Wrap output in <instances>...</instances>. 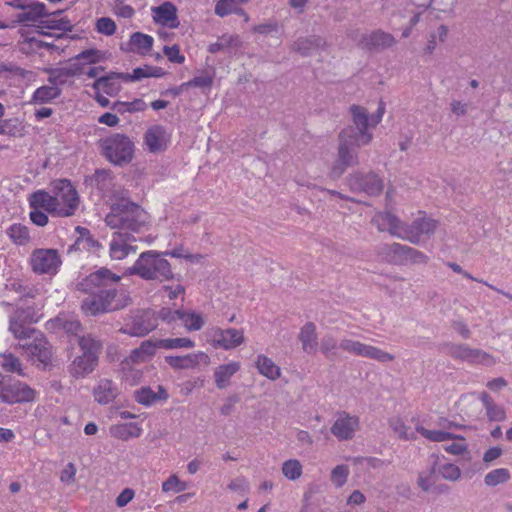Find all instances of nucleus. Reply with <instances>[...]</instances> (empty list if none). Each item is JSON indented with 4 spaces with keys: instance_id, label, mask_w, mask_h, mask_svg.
I'll list each match as a JSON object with an SVG mask.
<instances>
[{
    "instance_id": "obj_7",
    "label": "nucleus",
    "mask_w": 512,
    "mask_h": 512,
    "mask_svg": "<svg viewBox=\"0 0 512 512\" xmlns=\"http://www.w3.org/2000/svg\"><path fill=\"white\" fill-rule=\"evenodd\" d=\"M54 201L57 217L73 216L80 204V198L77 190L71 182L66 179H60L54 182Z\"/></svg>"
},
{
    "instance_id": "obj_12",
    "label": "nucleus",
    "mask_w": 512,
    "mask_h": 512,
    "mask_svg": "<svg viewBox=\"0 0 512 512\" xmlns=\"http://www.w3.org/2000/svg\"><path fill=\"white\" fill-rule=\"evenodd\" d=\"M359 430L360 418L346 411L336 413L335 420L330 428L331 434L338 441L352 440Z\"/></svg>"
},
{
    "instance_id": "obj_38",
    "label": "nucleus",
    "mask_w": 512,
    "mask_h": 512,
    "mask_svg": "<svg viewBox=\"0 0 512 512\" xmlns=\"http://www.w3.org/2000/svg\"><path fill=\"white\" fill-rule=\"evenodd\" d=\"M31 207L35 209H44L53 216H56V206L54 195H50L44 190H38L31 194L29 199Z\"/></svg>"
},
{
    "instance_id": "obj_3",
    "label": "nucleus",
    "mask_w": 512,
    "mask_h": 512,
    "mask_svg": "<svg viewBox=\"0 0 512 512\" xmlns=\"http://www.w3.org/2000/svg\"><path fill=\"white\" fill-rule=\"evenodd\" d=\"M148 222V214L139 205L122 202L112 206L105 223L117 232L138 233Z\"/></svg>"
},
{
    "instance_id": "obj_20",
    "label": "nucleus",
    "mask_w": 512,
    "mask_h": 512,
    "mask_svg": "<svg viewBox=\"0 0 512 512\" xmlns=\"http://www.w3.org/2000/svg\"><path fill=\"white\" fill-rule=\"evenodd\" d=\"M371 223L380 232H388L393 237L402 238L404 222L390 211L377 212Z\"/></svg>"
},
{
    "instance_id": "obj_13",
    "label": "nucleus",
    "mask_w": 512,
    "mask_h": 512,
    "mask_svg": "<svg viewBox=\"0 0 512 512\" xmlns=\"http://www.w3.org/2000/svg\"><path fill=\"white\" fill-rule=\"evenodd\" d=\"M21 347L33 361H38L44 366H47L52 360V347L39 331Z\"/></svg>"
},
{
    "instance_id": "obj_50",
    "label": "nucleus",
    "mask_w": 512,
    "mask_h": 512,
    "mask_svg": "<svg viewBox=\"0 0 512 512\" xmlns=\"http://www.w3.org/2000/svg\"><path fill=\"white\" fill-rule=\"evenodd\" d=\"M510 479V473L506 468H498L490 471L484 477V483L489 487H495Z\"/></svg>"
},
{
    "instance_id": "obj_46",
    "label": "nucleus",
    "mask_w": 512,
    "mask_h": 512,
    "mask_svg": "<svg viewBox=\"0 0 512 512\" xmlns=\"http://www.w3.org/2000/svg\"><path fill=\"white\" fill-rule=\"evenodd\" d=\"M430 261V257L424 252L404 245L403 265H426Z\"/></svg>"
},
{
    "instance_id": "obj_15",
    "label": "nucleus",
    "mask_w": 512,
    "mask_h": 512,
    "mask_svg": "<svg viewBox=\"0 0 512 512\" xmlns=\"http://www.w3.org/2000/svg\"><path fill=\"white\" fill-rule=\"evenodd\" d=\"M359 164L358 152L355 147L338 141L337 158L330 169V177L337 179L341 177L349 167Z\"/></svg>"
},
{
    "instance_id": "obj_41",
    "label": "nucleus",
    "mask_w": 512,
    "mask_h": 512,
    "mask_svg": "<svg viewBox=\"0 0 512 512\" xmlns=\"http://www.w3.org/2000/svg\"><path fill=\"white\" fill-rule=\"evenodd\" d=\"M110 433L117 439L128 440L130 438L139 437L142 433V429L136 423H124L112 426Z\"/></svg>"
},
{
    "instance_id": "obj_39",
    "label": "nucleus",
    "mask_w": 512,
    "mask_h": 512,
    "mask_svg": "<svg viewBox=\"0 0 512 512\" xmlns=\"http://www.w3.org/2000/svg\"><path fill=\"white\" fill-rule=\"evenodd\" d=\"M359 357H365L376 360L380 363H388L395 359V356L376 347L365 343H360L358 350L355 354Z\"/></svg>"
},
{
    "instance_id": "obj_64",
    "label": "nucleus",
    "mask_w": 512,
    "mask_h": 512,
    "mask_svg": "<svg viewBox=\"0 0 512 512\" xmlns=\"http://www.w3.org/2000/svg\"><path fill=\"white\" fill-rule=\"evenodd\" d=\"M182 310H171L170 308L163 307L156 314L157 320L161 319L163 322L167 324H171L176 320H180Z\"/></svg>"
},
{
    "instance_id": "obj_51",
    "label": "nucleus",
    "mask_w": 512,
    "mask_h": 512,
    "mask_svg": "<svg viewBox=\"0 0 512 512\" xmlns=\"http://www.w3.org/2000/svg\"><path fill=\"white\" fill-rule=\"evenodd\" d=\"M8 234L13 242L18 245H24L30 240L29 230L22 224H13L9 228Z\"/></svg>"
},
{
    "instance_id": "obj_27",
    "label": "nucleus",
    "mask_w": 512,
    "mask_h": 512,
    "mask_svg": "<svg viewBox=\"0 0 512 512\" xmlns=\"http://www.w3.org/2000/svg\"><path fill=\"white\" fill-rule=\"evenodd\" d=\"M119 393L120 391L117 384L107 378L100 379L93 389L94 399L101 405L112 403L118 397Z\"/></svg>"
},
{
    "instance_id": "obj_17",
    "label": "nucleus",
    "mask_w": 512,
    "mask_h": 512,
    "mask_svg": "<svg viewBox=\"0 0 512 512\" xmlns=\"http://www.w3.org/2000/svg\"><path fill=\"white\" fill-rule=\"evenodd\" d=\"M37 321L30 309H17L10 320L9 330L18 339H30L38 331L29 324Z\"/></svg>"
},
{
    "instance_id": "obj_31",
    "label": "nucleus",
    "mask_w": 512,
    "mask_h": 512,
    "mask_svg": "<svg viewBox=\"0 0 512 512\" xmlns=\"http://www.w3.org/2000/svg\"><path fill=\"white\" fill-rule=\"evenodd\" d=\"M377 255L388 264L403 265L404 245L396 242L382 244L377 249Z\"/></svg>"
},
{
    "instance_id": "obj_16",
    "label": "nucleus",
    "mask_w": 512,
    "mask_h": 512,
    "mask_svg": "<svg viewBox=\"0 0 512 512\" xmlns=\"http://www.w3.org/2000/svg\"><path fill=\"white\" fill-rule=\"evenodd\" d=\"M158 326L156 313L146 310L136 315L130 324H127L120 331L130 336L141 337L147 335Z\"/></svg>"
},
{
    "instance_id": "obj_57",
    "label": "nucleus",
    "mask_w": 512,
    "mask_h": 512,
    "mask_svg": "<svg viewBox=\"0 0 512 512\" xmlns=\"http://www.w3.org/2000/svg\"><path fill=\"white\" fill-rule=\"evenodd\" d=\"M117 29L116 23L110 17H101L96 20L95 30L105 36H112Z\"/></svg>"
},
{
    "instance_id": "obj_4",
    "label": "nucleus",
    "mask_w": 512,
    "mask_h": 512,
    "mask_svg": "<svg viewBox=\"0 0 512 512\" xmlns=\"http://www.w3.org/2000/svg\"><path fill=\"white\" fill-rule=\"evenodd\" d=\"M102 155L112 164L122 166L132 161L134 143L126 135L115 133L98 141Z\"/></svg>"
},
{
    "instance_id": "obj_52",
    "label": "nucleus",
    "mask_w": 512,
    "mask_h": 512,
    "mask_svg": "<svg viewBox=\"0 0 512 512\" xmlns=\"http://www.w3.org/2000/svg\"><path fill=\"white\" fill-rule=\"evenodd\" d=\"M437 471L438 474L447 481L456 482L461 478L460 468L453 463L440 464Z\"/></svg>"
},
{
    "instance_id": "obj_44",
    "label": "nucleus",
    "mask_w": 512,
    "mask_h": 512,
    "mask_svg": "<svg viewBox=\"0 0 512 512\" xmlns=\"http://www.w3.org/2000/svg\"><path fill=\"white\" fill-rule=\"evenodd\" d=\"M180 321L187 331H199L205 324L200 313L182 310Z\"/></svg>"
},
{
    "instance_id": "obj_34",
    "label": "nucleus",
    "mask_w": 512,
    "mask_h": 512,
    "mask_svg": "<svg viewBox=\"0 0 512 512\" xmlns=\"http://www.w3.org/2000/svg\"><path fill=\"white\" fill-rule=\"evenodd\" d=\"M135 400L144 406H150L159 400L168 399V393L163 386H158V391L154 392L150 387H142L135 391Z\"/></svg>"
},
{
    "instance_id": "obj_6",
    "label": "nucleus",
    "mask_w": 512,
    "mask_h": 512,
    "mask_svg": "<svg viewBox=\"0 0 512 512\" xmlns=\"http://www.w3.org/2000/svg\"><path fill=\"white\" fill-rule=\"evenodd\" d=\"M37 392L28 384L0 374V400L14 405L35 401Z\"/></svg>"
},
{
    "instance_id": "obj_33",
    "label": "nucleus",
    "mask_w": 512,
    "mask_h": 512,
    "mask_svg": "<svg viewBox=\"0 0 512 512\" xmlns=\"http://www.w3.org/2000/svg\"><path fill=\"white\" fill-rule=\"evenodd\" d=\"M85 182L105 194L114 185V175L109 169H97L92 175L86 177Z\"/></svg>"
},
{
    "instance_id": "obj_47",
    "label": "nucleus",
    "mask_w": 512,
    "mask_h": 512,
    "mask_svg": "<svg viewBox=\"0 0 512 512\" xmlns=\"http://www.w3.org/2000/svg\"><path fill=\"white\" fill-rule=\"evenodd\" d=\"M281 471L285 478L290 481H295L302 476L303 467L299 460L289 459L284 461Z\"/></svg>"
},
{
    "instance_id": "obj_11",
    "label": "nucleus",
    "mask_w": 512,
    "mask_h": 512,
    "mask_svg": "<svg viewBox=\"0 0 512 512\" xmlns=\"http://www.w3.org/2000/svg\"><path fill=\"white\" fill-rule=\"evenodd\" d=\"M347 184L354 192H362L369 196H378L384 189V182L374 172H355L347 177Z\"/></svg>"
},
{
    "instance_id": "obj_58",
    "label": "nucleus",
    "mask_w": 512,
    "mask_h": 512,
    "mask_svg": "<svg viewBox=\"0 0 512 512\" xmlns=\"http://www.w3.org/2000/svg\"><path fill=\"white\" fill-rule=\"evenodd\" d=\"M186 489L187 484L182 482L176 474L171 475L166 481L162 483V491L164 493H179L185 491Z\"/></svg>"
},
{
    "instance_id": "obj_22",
    "label": "nucleus",
    "mask_w": 512,
    "mask_h": 512,
    "mask_svg": "<svg viewBox=\"0 0 512 512\" xmlns=\"http://www.w3.org/2000/svg\"><path fill=\"white\" fill-rule=\"evenodd\" d=\"M49 16L44 3L27 0L25 8L15 15L14 22L17 24H30L35 23L39 19Z\"/></svg>"
},
{
    "instance_id": "obj_56",
    "label": "nucleus",
    "mask_w": 512,
    "mask_h": 512,
    "mask_svg": "<svg viewBox=\"0 0 512 512\" xmlns=\"http://www.w3.org/2000/svg\"><path fill=\"white\" fill-rule=\"evenodd\" d=\"M110 8L114 15L125 19H130L135 14V10L126 4L124 0H113L110 3Z\"/></svg>"
},
{
    "instance_id": "obj_25",
    "label": "nucleus",
    "mask_w": 512,
    "mask_h": 512,
    "mask_svg": "<svg viewBox=\"0 0 512 512\" xmlns=\"http://www.w3.org/2000/svg\"><path fill=\"white\" fill-rule=\"evenodd\" d=\"M157 349L158 344L156 340L149 339L143 341L138 348L133 349L130 355L124 359V369L127 366L148 361L155 354Z\"/></svg>"
},
{
    "instance_id": "obj_36",
    "label": "nucleus",
    "mask_w": 512,
    "mask_h": 512,
    "mask_svg": "<svg viewBox=\"0 0 512 512\" xmlns=\"http://www.w3.org/2000/svg\"><path fill=\"white\" fill-rule=\"evenodd\" d=\"M124 73L112 72L107 76L99 77L93 83V88L97 91L103 90L108 95H115L120 91L118 80H122Z\"/></svg>"
},
{
    "instance_id": "obj_26",
    "label": "nucleus",
    "mask_w": 512,
    "mask_h": 512,
    "mask_svg": "<svg viewBox=\"0 0 512 512\" xmlns=\"http://www.w3.org/2000/svg\"><path fill=\"white\" fill-rule=\"evenodd\" d=\"M361 43L369 50H383L396 44L395 37L385 31L376 30L362 37Z\"/></svg>"
},
{
    "instance_id": "obj_55",
    "label": "nucleus",
    "mask_w": 512,
    "mask_h": 512,
    "mask_svg": "<svg viewBox=\"0 0 512 512\" xmlns=\"http://www.w3.org/2000/svg\"><path fill=\"white\" fill-rule=\"evenodd\" d=\"M249 0H219L215 6V13L220 17L236 11V6L239 4L247 3Z\"/></svg>"
},
{
    "instance_id": "obj_24",
    "label": "nucleus",
    "mask_w": 512,
    "mask_h": 512,
    "mask_svg": "<svg viewBox=\"0 0 512 512\" xmlns=\"http://www.w3.org/2000/svg\"><path fill=\"white\" fill-rule=\"evenodd\" d=\"M170 140V135L161 125H153L144 134V142L152 153L163 151Z\"/></svg>"
},
{
    "instance_id": "obj_32",
    "label": "nucleus",
    "mask_w": 512,
    "mask_h": 512,
    "mask_svg": "<svg viewBox=\"0 0 512 512\" xmlns=\"http://www.w3.org/2000/svg\"><path fill=\"white\" fill-rule=\"evenodd\" d=\"M316 326L313 322L305 323L299 331L298 340L302 350L308 354L316 353L318 349Z\"/></svg>"
},
{
    "instance_id": "obj_37",
    "label": "nucleus",
    "mask_w": 512,
    "mask_h": 512,
    "mask_svg": "<svg viewBox=\"0 0 512 512\" xmlns=\"http://www.w3.org/2000/svg\"><path fill=\"white\" fill-rule=\"evenodd\" d=\"M240 370V363L232 361L219 365L214 372V379L217 388L224 389L229 385L231 377Z\"/></svg>"
},
{
    "instance_id": "obj_63",
    "label": "nucleus",
    "mask_w": 512,
    "mask_h": 512,
    "mask_svg": "<svg viewBox=\"0 0 512 512\" xmlns=\"http://www.w3.org/2000/svg\"><path fill=\"white\" fill-rule=\"evenodd\" d=\"M454 440H455V442L444 446V450L447 453H449L451 455H455V456H461V455H464L469 452L468 446L465 442L464 437H463V440L462 439H454Z\"/></svg>"
},
{
    "instance_id": "obj_48",
    "label": "nucleus",
    "mask_w": 512,
    "mask_h": 512,
    "mask_svg": "<svg viewBox=\"0 0 512 512\" xmlns=\"http://www.w3.org/2000/svg\"><path fill=\"white\" fill-rule=\"evenodd\" d=\"M0 357L2 359L0 366L4 371L9 373H17L20 376L25 375L20 360L12 353H4L1 354Z\"/></svg>"
},
{
    "instance_id": "obj_61",
    "label": "nucleus",
    "mask_w": 512,
    "mask_h": 512,
    "mask_svg": "<svg viewBox=\"0 0 512 512\" xmlns=\"http://www.w3.org/2000/svg\"><path fill=\"white\" fill-rule=\"evenodd\" d=\"M55 323L69 334H77L81 330L80 322L73 318L58 317Z\"/></svg>"
},
{
    "instance_id": "obj_10",
    "label": "nucleus",
    "mask_w": 512,
    "mask_h": 512,
    "mask_svg": "<svg viewBox=\"0 0 512 512\" xmlns=\"http://www.w3.org/2000/svg\"><path fill=\"white\" fill-rule=\"evenodd\" d=\"M438 226L436 220L428 217L425 212L419 211L411 224L404 223L402 240L411 244H419L422 236L430 237Z\"/></svg>"
},
{
    "instance_id": "obj_49",
    "label": "nucleus",
    "mask_w": 512,
    "mask_h": 512,
    "mask_svg": "<svg viewBox=\"0 0 512 512\" xmlns=\"http://www.w3.org/2000/svg\"><path fill=\"white\" fill-rule=\"evenodd\" d=\"M156 341L158 348L164 349L193 348L195 346V343L187 337L158 339Z\"/></svg>"
},
{
    "instance_id": "obj_19",
    "label": "nucleus",
    "mask_w": 512,
    "mask_h": 512,
    "mask_svg": "<svg viewBox=\"0 0 512 512\" xmlns=\"http://www.w3.org/2000/svg\"><path fill=\"white\" fill-rule=\"evenodd\" d=\"M245 343L244 331L242 329L216 328L213 330L214 347L222 348L223 350L235 349Z\"/></svg>"
},
{
    "instance_id": "obj_40",
    "label": "nucleus",
    "mask_w": 512,
    "mask_h": 512,
    "mask_svg": "<svg viewBox=\"0 0 512 512\" xmlns=\"http://www.w3.org/2000/svg\"><path fill=\"white\" fill-rule=\"evenodd\" d=\"M62 11H57L50 14L52 17L46 20H42L40 22V28L42 29H51L61 31V34L57 35V38H61L63 33L71 32L73 29V24L67 17L56 18V16L60 15Z\"/></svg>"
},
{
    "instance_id": "obj_59",
    "label": "nucleus",
    "mask_w": 512,
    "mask_h": 512,
    "mask_svg": "<svg viewBox=\"0 0 512 512\" xmlns=\"http://www.w3.org/2000/svg\"><path fill=\"white\" fill-rule=\"evenodd\" d=\"M130 42L138 49L148 51L152 48L153 38L141 32H135L131 35Z\"/></svg>"
},
{
    "instance_id": "obj_60",
    "label": "nucleus",
    "mask_w": 512,
    "mask_h": 512,
    "mask_svg": "<svg viewBox=\"0 0 512 512\" xmlns=\"http://www.w3.org/2000/svg\"><path fill=\"white\" fill-rule=\"evenodd\" d=\"M338 346V340L332 334H326L321 338L320 351L325 357H330Z\"/></svg>"
},
{
    "instance_id": "obj_8",
    "label": "nucleus",
    "mask_w": 512,
    "mask_h": 512,
    "mask_svg": "<svg viewBox=\"0 0 512 512\" xmlns=\"http://www.w3.org/2000/svg\"><path fill=\"white\" fill-rule=\"evenodd\" d=\"M29 264L36 274L56 275L62 265V259L57 249L39 248L32 251Z\"/></svg>"
},
{
    "instance_id": "obj_62",
    "label": "nucleus",
    "mask_w": 512,
    "mask_h": 512,
    "mask_svg": "<svg viewBox=\"0 0 512 512\" xmlns=\"http://www.w3.org/2000/svg\"><path fill=\"white\" fill-rule=\"evenodd\" d=\"M102 59V53L96 49L85 50L77 55V61H82L85 66L86 64H94L100 62Z\"/></svg>"
},
{
    "instance_id": "obj_18",
    "label": "nucleus",
    "mask_w": 512,
    "mask_h": 512,
    "mask_svg": "<svg viewBox=\"0 0 512 512\" xmlns=\"http://www.w3.org/2000/svg\"><path fill=\"white\" fill-rule=\"evenodd\" d=\"M136 238L131 233L115 232L109 244V255L113 260H123L130 254H135L137 247L132 245Z\"/></svg>"
},
{
    "instance_id": "obj_5",
    "label": "nucleus",
    "mask_w": 512,
    "mask_h": 512,
    "mask_svg": "<svg viewBox=\"0 0 512 512\" xmlns=\"http://www.w3.org/2000/svg\"><path fill=\"white\" fill-rule=\"evenodd\" d=\"M79 346L82 354L72 361L69 372L75 378H84L96 368L102 344L91 335H87L79 339Z\"/></svg>"
},
{
    "instance_id": "obj_54",
    "label": "nucleus",
    "mask_w": 512,
    "mask_h": 512,
    "mask_svg": "<svg viewBox=\"0 0 512 512\" xmlns=\"http://www.w3.org/2000/svg\"><path fill=\"white\" fill-rule=\"evenodd\" d=\"M318 45L317 40L314 38L301 37L298 38L292 45V50L307 56Z\"/></svg>"
},
{
    "instance_id": "obj_30",
    "label": "nucleus",
    "mask_w": 512,
    "mask_h": 512,
    "mask_svg": "<svg viewBox=\"0 0 512 512\" xmlns=\"http://www.w3.org/2000/svg\"><path fill=\"white\" fill-rule=\"evenodd\" d=\"M479 400L481 401L485 409L486 417L490 422H504L507 419V413L504 406L496 403L486 391L479 393Z\"/></svg>"
},
{
    "instance_id": "obj_53",
    "label": "nucleus",
    "mask_w": 512,
    "mask_h": 512,
    "mask_svg": "<svg viewBox=\"0 0 512 512\" xmlns=\"http://www.w3.org/2000/svg\"><path fill=\"white\" fill-rule=\"evenodd\" d=\"M349 473L347 465H337L331 471L330 480L336 488H341L346 484Z\"/></svg>"
},
{
    "instance_id": "obj_28",
    "label": "nucleus",
    "mask_w": 512,
    "mask_h": 512,
    "mask_svg": "<svg viewBox=\"0 0 512 512\" xmlns=\"http://www.w3.org/2000/svg\"><path fill=\"white\" fill-rule=\"evenodd\" d=\"M99 292L103 298V302L109 312L123 309L131 304V297L125 291H117L116 289L99 288Z\"/></svg>"
},
{
    "instance_id": "obj_23",
    "label": "nucleus",
    "mask_w": 512,
    "mask_h": 512,
    "mask_svg": "<svg viewBox=\"0 0 512 512\" xmlns=\"http://www.w3.org/2000/svg\"><path fill=\"white\" fill-rule=\"evenodd\" d=\"M152 18L155 23L169 28H177L180 22L177 17L176 6L171 2H164L160 6L152 7Z\"/></svg>"
},
{
    "instance_id": "obj_21",
    "label": "nucleus",
    "mask_w": 512,
    "mask_h": 512,
    "mask_svg": "<svg viewBox=\"0 0 512 512\" xmlns=\"http://www.w3.org/2000/svg\"><path fill=\"white\" fill-rule=\"evenodd\" d=\"M165 360L176 370L195 369L201 365L208 366L211 361L209 355L202 351L190 353L185 356H167Z\"/></svg>"
},
{
    "instance_id": "obj_35",
    "label": "nucleus",
    "mask_w": 512,
    "mask_h": 512,
    "mask_svg": "<svg viewBox=\"0 0 512 512\" xmlns=\"http://www.w3.org/2000/svg\"><path fill=\"white\" fill-rule=\"evenodd\" d=\"M255 366L262 376L275 381L281 377L280 367L265 354H259L255 360Z\"/></svg>"
},
{
    "instance_id": "obj_2",
    "label": "nucleus",
    "mask_w": 512,
    "mask_h": 512,
    "mask_svg": "<svg viewBox=\"0 0 512 512\" xmlns=\"http://www.w3.org/2000/svg\"><path fill=\"white\" fill-rule=\"evenodd\" d=\"M124 275H137L143 280L160 282L174 279L171 264L162 252L155 250L142 252L134 264L125 270Z\"/></svg>"
},
{
    "instance_id": "obj_43",
    "label": "nucleus",
    "mask_w": 512,
    "mask_h": 512,
    "mask_svg": "<svg viewBox=\"0 0 512 512\" xmlns=\"http://www.w3.org/2000/svg\"><path fill=\"white\" fill-rule=\"evenodd\" d=\"M416 431L419 432L424 438L432 442H445L451 439H462L463 436L456 435L442 430H429L423 426H417Z\"/></svg>"
},
{
    "instance_id": "obj_9",
    "label": "nucleus",
    "mask_w": 512,
    "mask_h": 512,
    "mask_svg": "<svg viewBox=\"0 0 512 512\" xmlns=\"http://www.w3.org/2000/svg\"><path fill=\"white\" fill-rule=\"evenodd\" d=\"M448 354L455 360L472 365L493 366L497 362L496 357L491 353L464 343L449 345Z\"/></svg>"
},
{
    "instance_id": "obj_42",
    "label": "nucleus",
    "mask_w": 512,
    "mask_h": 512,
    "mask_svg": "<svg viewBox=\"0 0 512 512\" xmlns=\"http://www.w3.org/2000/svg\"><path fill=\"white\" fill-rule=\"evenodd\" d=\"M61 94L57 86H41L34 92L30 103L44 104L56 99Z\"/></svg>"
},
{
    "instance_id": "obj_29",
    "label": "nucleus",
    "mask_w": 512,
    "mask_h": 512,
    "mask_svg": "<svg viewBox=\"0 0 512 512\" xmlns=\"http://www.w3.org/2000/svg\"><path fill=\"white\" fill-rule=\"evenodd\" d=\"M372 139L373 133L361 132L352 126L345 127L338 135V141L355 148L370 144Z\"/></svg>"
},
{
    "instance_id": "obj_1",
    "label": "nucleus",
    "mask_w": 512,
    "mask_h": 512,
    "mask_svg": "<svg viewBox=\"0 0 512 512\" xmlns=\"http://www.w3.org/2000/svg\"><path fill=\"white\" fill-rule=\"evenodd\" d=\"M121 277L112 273L107 268H101L83 279L78 284V289L89 293L81 304V309L88 316H96L101 313L109 312L103 302L100 292L95 293L94 290L106 287L110 282H118Z\"/></svg>"
},
{
    "instance_id": "obj_14",
    "label": "nucleus",
    "mask_w": 512,
    "mask_h": 512,
    "mask_svg": "<svg viewBox=\"0 0 512 512\" xmlns=\"http://www.w3.org/2000/svg\"><path fill=\"white\" fill-rule=\"evenodd\" d=\"M351 114L352 127L358 131L372 133L369 128L376 127L382 120L385 112L383 103H381L375 114L369 116L366 108L359 105H352L349 108Z\"/></svg>"
},
{
    "instance_id": "obj_45",
    "label": "nucleus",
    "mask_w": 512,
    "mask_h": 512,
    "mask_svg": "<svg viewBox=\"0 0 512 512\" xmlns=\"http://www.w3.org/2000/svg\"><path fill=\"white\" fill-rule=\"evenodd\" d=\"M239 46H241V40L238 35L224 34L215 43L209 45L208 51L210 53H217L227 48Z\"/></svg>"
}]
</instances>
